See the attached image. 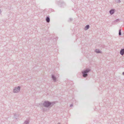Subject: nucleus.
<instances>
[{
  "label": "nucleus",
  "instance_id": "f257e3e1",
  "mask_svg": "<svg viewBox=\"0 0 124 124\" xmlns=\"http://www.w3.org/2000/svg\"><path fill=\"white\" fill-rule=\"evenodd\" d=\"M55 104L54 102H51L49 101H44L42 104L43 106L48 108L49 107H52Z\"/></svg>",
  "mask_w": 124,
  "mask_h": 124
},
{
  "label": "nucleus",
  "instance_id": "f03ea898",
  "mask_svg": "<svg viewBox=\"0 0 124 124\" xmlns=\"http://www.w3.org/2000/svg\"><path fill=\"white\" fill-rule=\"evenodd\" d=\"M90 70L87 69L82 71L83 76L84 78L87 77L88 76V73L90 71Z\"/></svg>",
  "mask_w": 124,
  "mask_h": 124
},
{
  "label": "nucleus",
  "instance_id": "7ed1b4c3",
  "mask_svg": "<svg viewBox=\"0 0 124 124\" xmlns=\"http://www.w3.org/2000/svg\"><path fill=\"white\" fill-rule=\"evenodd\" d=\"M20 87L18 86L15 87L14 89L13 92L14 93H16L19 92L20 90Z\"/></svg>",
  "mask_w": 124,
  "mask_h": 124
},
{
  "label": "nucleus",
  "instance_id": "20e7f679",
  "mask_svg": "<svg viewBox=\"0 0 124 124\" xmlns=\"http://www.w3.org/2000/svg\"><path fill=\"white\" fill-rule=\"evenodd\" d=\"M120 20L119 19H117L113 21L112 23L113 25L116 24L118 23L120 21Z\"/></svg>",
  "mask_w": 124,
  "mask_h": 124
},
{
  "label": "nucleus",
  "instance_id": "39448f33",
  "mask_svg": "<svg viewBox=\"0 0 124 124\" xmlns=\"http://www.w3.org/2000/svg\"><path fill=\"white\" fill-rule=\"evenodd\" d=\"M115 11V9H111L109 11V13L111 15H112L114 13Z\"/></svg>",
  "mask_w": 124,
  "mask_h": 124
},
{
  "label": "nucleus",
  "instance_id": "423d86ee",
  "mask_svg": "<svg viewBox=\"0 0 124 124\" xmlns=\"http://www.w3.org/2000/svg\"><path fill=\"white\" fill-rule=\"evenodd\" d=\"M51 77L54 82H56V78L54 75H52Z\"/></svg>",
  "mask_w": 124,
  "mask_h": 124
},
{
  "label": "nucleus",
  "instance_id": "0eeeda50",
  "mask_svg": "<svg viewBox=\"0 0 124 124\" xmlns=\"http://www.w3.org/2000/svg\"><path fill=\"white\" fill-rule=\"evenodd\" d=\"M120 54L122 55H124V48L122 49L120 51Z\"/></svg>",
  "mask_w": 124,
  "mask_h": 124
},
{
  "label": "nucleus",
  "instance_id": "6e6552de",
  "mask_svg": "<svg viewBox=\"0 0 124 124\" xmlns=\"http://www.w3.org/2000/svg\"><path fill=\"white\" fill-rule=\"evenodd\" d=\"M46 21L47 22L49 23L50 21V18L48 16H47L46 17Z\"/></svg>",
  "mask_w": 124,
  "mask_h": 124
},
{
  "label": "nucleus",
  "instance_id": "1a4fd4ad",
  "mask_svg": "<svg viewBox=\"0 0 124 124\" xmlns=\"http://www.w3.org/2000/svg\"><path fill=\"white\" fill-rule=\"evenodd\" d=\"M90 27V26L89 25H87L86 26L85 28L84 29L85 30H86L88 29Z\"/></svg>",
  "mask_w": 124,
  "mask_h": 124
},
{
  "label": "nucleus",
  "instance_id": "9d476101",
  "mask_svg": "<svg viewBox=\"0 0 124 124\" xmlns=\"http://www.w3.org/2000/svg\"><path fill=\"white\" fill-rule=\"evenodd\" d=\"M95 52L97 53H102L100 51L99 49H96L95 51Z\"/></svg>",
  "mask_w": 124,
  "mask_h": 124
},
{
  "label": "nucleus",
  "instance_id": "9b49d317",
  "mask_svg": "<svg viewBox=\"0 0 124 124\" xmlns=\"http://www.w3.org/2000/svg\"><path fill=\"white\" fill-rule=\"evenodd\" d=\"M29 121H25L23 124H29Z\"/></svg>",
  "mask_w": 124,
  "mask_h": 124
},
{
  "label": "nucleus",
  "instance_id": "f8f14e48",
  "mask_svg": "<svg viewBox=\"0 0 124 124\" xmlns=\"http://www.w3.org/2000/svg\"><path fill=\"white\" fill-rule=\"evenodd\" d=\"M115 2L118 3H119L121 2L120 0H115Z\"/></svg>",
  "mask_w": 124,
  "mask_h": 124
},
{
  "label": "nucleus",
  "instance_id": "ddd939ff",
  "mask_svg": "<svg viewBox=\"0 0 124 124\" xmlns=\"http://www.w3.org/2000/svg\"><path fill=\"white\" fill-rule=\"evenodd\" d=\"M121 29H120L119 30V36H120L121 35Z\"/></svg>",
  "mask_w": 124,
  "mask_h": 124
},
{
  "label": "nucleus",
  "instance_id": "4468645a",
  "mask_svg": "<svg viewBox=\"0 0 124 124\" xmlns=\"http://www.w3.org/2000/svg\"><path fill=\"white\" fill-rule=\"evenodd\" d=\"M14 115L15 118L17 119V118L18 117V115L16 114H14Z\"/></svg>",
  "mask_w": 124,
  "mask_h": 124
},
{
  "label": "nucleus",
  "instance_id": "2eb2a0df",
  "mask_svg": "<svg viewBox=\"0 0 124 124\" xmlns=\"http://www.w3.org/2000/svg\"><path fill=\"white\" fill-rule=\"evenodd\" d=\"M72 20V19L71 18H70L69 20L68 21L69 22H71Z\"/></svg>",
  "mask_w": 124,
  "mask_h": 124
},
{
  "label": "nucleus",
  "instance_id": "dca6fc26",
  "mask_svg": "<svg viewBox=\"0 0 124 124\" xmlns=\"http://www.w3.org/2000/svg\"><path fill=\"white\" fill-rule=\"evenodd\" d=\"M73 106V104H71V105H70V106L71 107H72Z\"/></svg>",
  "mask_w": 124,
  "mask_h": 124
},
{
  "label": "nucleus",
  "instance_id": "f3484780",
  "mask_svg": "<svg viewBox=\"0 0 124 124\" xmlns=\"http://www.w3.org/2000/svg\"><path fill=\"white\" fill-rule=\"evenodd\" d=\"M1 13V10L0 9V14Z\"/></svg>",
  "mask_w": 124,
  "mask_h": 124
},
{
  "label": "nucleus",
  "instance_id": "a211bd4d",
  "mask_svg": "<svg viewBox=\"0 0 124 124\" xmlns=\"http://www.w3.org/2000/svg\"><path fill=\"white\" fill-rule=\"evenodd\" d=\"M122 74L123 75H124V72H123Z\"/></svg>",
  "mask_w": 124,
  "mask_h": 124
},
{
  "label": "nucleus",
  "instance_id": "6ab92c4d",
  "mask_svg": "<svg viewBox=\"0 0 124 124\" xmlns=\"http://www.w3.org/2000/svg\"><path fill=\"white\" fill-rule=\"evenodd\" d=\"M62 5H64V3H62Z\"/></svg>",
  "mask_w": 124,
  "mask_h": 124
},
{
  "label": "nucleus",
  "instance_id": "aec40b11",
  "mask_svg": "<svg viewBox=\"0 0 124 124\" xmlns=\"http://www.w3.org/2000/svg\"><path fill=\"white\" fill-rule=\"evenodd\" d=\"M58 124H61L60 123H59Z\"/></svg>",
  "mask_w": 124,
  "mask_h": 124
},
{
  "label": "nucleus",
  "instance_id": "412c9836",
  "mask_svg": "<svg viewBox=\"0 0 124 124\" xmlns=\"http://www.w3.org/2000/svg\"><path fill=\"white\" fill-rule=\"evenodd\" d=\"M60 6L61 7H62V6H61L60 5Z\"/></svg>",
  "mask_w": 124,
  "mask_h": 124
}]
</instances>
